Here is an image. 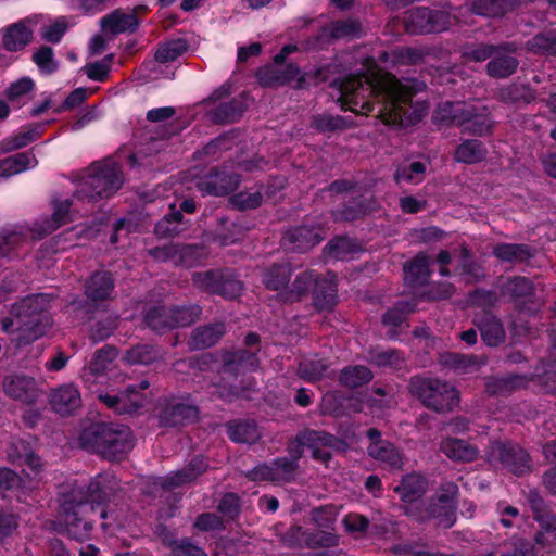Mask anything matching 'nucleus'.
Masks as SVG:
<instances>
[{"label":"nucleus","mask_w":556,"mask_h":556,"mask_svg":"<svg viewBox=\"0 0 556 556\" xmlns=\"http://www.w3.org/2000/svg\"><path fill=\"white\" fill-rule=\"evenodd\" d=\"M187 228L188 222L184 219L182 213L172 205L170 212L155 225L154 233L159 238H169L180 235Z\"/></svg>","instance_id":"37"},{"label":"nucleus","mask_w":556,"mask_h":556,"mask_svg":"<svg viewBox=\"0 0 556 556\" xmlns=\"http://www.w3.org/2000/svg\"><path fill=\"white\" fill-rule=\"evenodd\" d=\"M476 109L471 104L464 102H445L439 106V117L441 121L463 126L476 116Z\"/></svg>","instance_id":"31"},{"label":"nucleus","mask_w":556,"mask_h":556,"mask_svg":"<svg viewBox=\"0 0 556 556\" xmlns=\"http://www.w3.org/2000/svg\"><path fill=\"white\" fill-rule=\"evenodd\" d=\"M198 415L199 409L195 405L170 402L162 408L159 419L164 427H176L197 420Z\"/></svg>","instance_id":"23"},{"label":"nucleus","mask_w":556,"mask_h":556,"mask_svg":"<svg viewBox=\"0 0 556 556\" xmlns=\"http://www.w3.org/2000/svg\"><path fill=\"white\" fill-rule=\"evenodd\" d=\"M124 182L121 166L111 160L93 163L89 174L80 184L76 195L80 200L108 199L121 189Z\"/></svg>","instance_id":"5"},{"label":"nucleus","mask_w":556,"mask_h":556,"mask_svg":"<svg viewBox=\"0 0 556 556\" xmlns=\"http://www.w3.org/2000/svg\"><path fill=\"white\" fill-rule=\"evenodd\" d=\"M8 459L15 465H27L35 471L41 469L40 457L34 452L31 445L24 440H14L8 448Z\"/></svg>","instance_id":"30"},{"label":"nucleus","mask_w":556,"mask_h":556,"mask_svg":"<svg viewBox=\"0 0 556 556\" xmlns=\"http://www.w3.org/2000/svg\"><path fill=\"white\" fill-rule=\"evenodd\" d=\"M35 161V156L29 152H20L14 155L0 160V177L8 178L24 172Z\"/></svg>","instance_id":"50"},{"label":"nucleus","mask_w":556,"mask_h":556,"mask_svg":"<svg viewBox=\"0 0 556 556\" xmlns=\"http://www.w3.org/2000/svg\"><path fill=\"white\" fill-rule=\"evenodd\" d=\"M140 20L131 9H116L99 20L101 35L134 34L138 30Z\"/></svg>","instance_id":"16"},{"label":"nucleus","mask_w":556,"mask_h":556,"mask_svg":"<svg viewBox=\"0 0 556 556\" xmlns=\"http://www.w3.org/2000/svg\"><path fill=\"white\" fill-rule=\"evenodd\" d=\"M71 202L68 200L59 203L53 212L51 220H47L43 225L39 226L37 235H34L36 240L41 239L42 237L51 233L56 230L64 224L70 222L68 213H70Z\"/></svg>","instance_id":"53"},{"label":"nucleus","mask_w":556,"mask_h":556,"mask_svg":"<svg viewBox=\"0 0 556 556\" xmlns=\"http://www.w3.org/2000/svg\"><path fill=\"white\" fill-rule=\"evenodd\" d=\"M372 377L374 375L368 367L364 365H352L341 370L339 382L349 389H355L368 383Z\"/></svg>","instance_id":"47"},{"label":"nucleus","mask_w":556,"mask_h":556,"mask_svg":"<svg viewBox=\"0 0 556 556\" xmlns=\"http://www.w3.org/2000/svg\"><path fill=\"white\" fill-rule=\"evenodd\" d=\"M483 342L489 346H498L505 341L506 332L501 319L491 312L477 314L473 318Z\"/></svg>","instance_id":"21"},{"label":"nucleus","mask_w":556,"mask_h":556,"mask_svg":"<svg viewBox=\"0 0 556 556\" xmlns=\"http://www.w3.org/2000/svg\"><path fill=\"white\" fill-rule=\"evenodd\" d=\"M291 276L292 267L290 264H274L263 270L262 281L268 290L285 292L289 286Z\"/></svg>","instance_id":"35"},{"label":"nucleus","mask_w":556,"mask_h":556,"mask_svg":"<svg viewBox=\"0 0 556 556\" xmlns=\"http://www.w3.org/2000/svg\"><path fill=\"white\" fill-rule=\"evenodd\" d=\"M427 491V480L419 475H408L394 488L401 500L407 504L419 501Z\"/></svg>","instance_id":"38"},{"label":"nucleus","mask_w":556,"mask_h":556,"mask_svg":"<svg viewBox=\"0 0 556 556\" xmlns=\"http://www.w3.org/2000/svg\"><path fill=\"white\" fill-rule=\"evenodd\" d=\"M430 258L425 253H418L404 266V279L409 286H424L430 278Z\"/></svg>","instance_id":"34"},{"label":"nucleus","mask_w":556,"mask_h":556,"mask_svg":"<svg viewBox=\"0 0 556 556\" xmlns=\"http://www.w3.org/2000/svg\"><path fill=\"white\" fill-rule=\"evenodd\" d=\"M62 510L67 534L77 541L87 540L94 522L91 515L98 513L94 505L77 500L71 492L62 504Z\"/></svg>","instance_id":"9"},{"label":"nucleus","mask_w":556,"mask_h":556,"mask_svg":"<svg viewBox=\"0 0 556 556\" xmlns=\"http://www.w3.org/2000/svg\"><path fill=\"white\" fill-rule=\"evenodd\" d=\"M493 255L505 263H522L535 255V249L525 243H497L492 249Z\"/></svg>","instance_id":"32"},{"label":"nucleus","mask_w":556,"mask_h":556,"mask_svg":"<svg viewBox=\"0 0 556 556\" xmlns=\"http://www.w3.org/2000/svg\"><path fill=\"white\" fill-rule=\"evenodd\" d=\"M519 61L507 52L506 47L497 46L490 62L486 64V73L493 78H507L518 68Z\"/></svg>","instance_id":"28"},{"label":"nucleus","mask_w":556,"mask_h":556,"mask_svg":"<svg viewBox=\"0 0 556 556\" xmlns=\"http://www.w3.org/2000/svg\"><path fill=\"white\" fill-rule=\"evenodd\" d=\"M298 50L295 45H286L277 53L273 62L260 67L255 77L257 83L265 88H279L295 81L296 89L306 86V74L294 63H287V56Z\"/></svg>","instance_id":"6"},{"label":"nucleus","mask_w":556,"mask_h":556,"mask_svg":"<svg viewBox=\"0 0 556 556\" xmlns=\"http://www.w3.org/2000/svg\"><path fill=\"white\" fill-rule=\"evenodd\" d=\"M177 248L176 266L193 267L205 257L203 247L177 243Z\"/></svg>","instance_id":"59"},{"label":"nucleus","mask_w":556,"mask_h":556,"mask_svg":"<svg viewBox=\"0 0 556 556\" xmlns=\"http://www.w3.org/2000/svg\"><path fill=\"white\" fill-rule=\"evenodd\" d=\"M407 389L413 397L437 414L452 413L460 401L457 389L439 378L413 376Z\"/></svg>","instance_id":"4"},{"label":"nucleus","mask_w":556,"mask_h":556,"mask_svg":"<svg viewBox=\"0 0 556 556\" xmlns=\"http://www.w3.org/2000/svg\"><path fill=\"white\" fill-rule=\"evenodd\" d=\"M440 451L450 459L462 463L473 462L479 456V448L457 438H444L440 442Z\"/></svg>","instance_id":"27"},{"label":"nucleus","mask_w":556,"mask_h":556,"mask_svg":"<svg viewBox=\"0 0 556 556\" xmlns=\"http://www.w3.org/2000/svg\"><path fill=\"white\" fill-rule=\"evenodd\" d=\"M227 434L237 443L253 444L261 438L257 425L253 420H237L227 424Z\"/></svg>","instance_id":"41"},{"label":"nucleus","mask_w":556,"mask_h":556,"mask_svg":"<svg viewBox=\"0 0 556 556\" xmlns=\"http://www.w3.org/2000/svg\"><path fill=\"white\" fill-rule=\"evenodd\" d=\"M486 460L493 466L506 468L516 476L529 473L532 469L529 453L513 442H492L486 451Z\"/></svg>","instance_id":"10"},{"label":"nucleus","mask_w":556,"mask_h":556,"mask_svg":"<svg viewBox=\"0 0 556 556\" xmlns=\"http://www.w3.org/2000/svg\"><path fill=\"white\" fill-rule=\"evenodd\" d=\"M337 298V276L328 273L315 280L314 303L320 309L331 308Z\"/></svg>","instance_id":"33"},{"label":"nucleus","mask_w":556,"mask_h":556,"mask_svg":"<svg viewBox=\"0 0 556 556\" xmlns=\"http://www.w3.org/2000/svg\"><path fill=\"white\" fill-rule=\"evenodd\" d=\"M79 22L75 15L31 13L0 29V35H64Z\"/></svg>","instance_id":"7"},{"label":"nucleus","mask_w":556,"mask_h":556,"mask_svg":"<svg viewBox=\"0 0 556 556\" xmlns=\"http://www.w3.org/2000/svg\"><path fill=\"white\" fill-rule=\"evenodd\" d=\"M116 479L113 473L104 472L98 475L87 486L86 490L83 488L73 489L71 492L75 493L77 500H81L89 504L94 505L96 510L99 511V516L102 519L106 518V510L102 507L111 492L114 490Z\"/></svg>","instance_id":"13"},{"label":"nucleus","mask_w":556,"mask_h":556,"mask_svg":"<svg viewBox=\"0 0 556 556\" xmlns=\"http://www.w3.org/2000/svg\"><path fill=\"white\" fill-rule=\"evenodd\" d=\"M496 98L505 104H528L534 100V93L528 85L514 83L500 88Z\"/></svg>","instance_id":"42"},{"label":"nucleus","mask_w":556,"mask_h":556,"mask_svg":"<svg viewBox=\"0 0 556 556\" xmlns=\"http://www.w3.org/2000/svg\"><path fill=\"white\" fill-rule=\"evenodd\" d=\"M519 3V0H475L471 11L481 16H500Z\"/></svg>","instance_id":"48"},{"label":"nucleus","mask_w":556,"mask_h":556,"mask_svg":"<svg viewBox=\"0 0 556 556\" xmlns=\"http://www.w3.org/2000/svg\"><path fill=\"white\" fill-rule=\"evenodd\" d=\"M257 365L258 359L255 352L239 350L229 353L225 357L220 369L222 382L217 386L218 396L227 400L239 396L243 390V387L229 383V380L231 378L237 379L238 376L242 375L247 370L255 369Z\"/></svg>","instance_id":"8"},{"label":"nucleus","mask_w":556,"mask_h":556,"mask_svg":"<svg viewBox=\"0 0 556 556\" xmlns=\"http://www.w3.org/2000/svg\"><path fill=\"white\" fill-rule=\"evenodd\" d=\"M328 367L329 365L325 359L306 357L299 363L296 375L305 381L315 382L325 376Z\"/></svg>","instance_id":"52"},{"label":"nucleus","mask_w":556,"mask_h":556,"mask_svg":"<svg viewBox=\"0 0 556 556\" xmlns=\"http://www.w3.org/2000/svg\"><path fill=\"white\" fill-rule=\"evenodd\" d=\"M223 270L197 271L191 276V281L200 291L216 294L219 288Z\"/></svg>","instance_id":"58"},{"label":"nucleus","mask_w":556,"mask_h":556,"mask_svg":"<svg viewBox=\"0 0 556 556\" xmlns=\"http://www.w3.org/2000/svg\"><path fill=\"white\" fill-rule=\"evenodd\" d=\"M426 172L427 164L420 161H416L407 165L399 166L394 174V180L397 184L408 182L417 185L425 179Z\"/></svg>","instance_id":"56"},{"label":"nucleus","mask_w":556,"mask_h":556,"mask_svg":"<svg viewBox=\"0 0 556 556\" xmlns=\"http://www.w3.org/2000/svg\"><path fill=\"white\" fill-rule=\"evenodd\" d=\"M162 358V351L152 344H137L126 351L124 359L134 365H149Z\"/></svg>","instance_id":"49"},{"label":"nucleus","mask_w":556,"mask_h":556,"mask_svg":"<svg viewBox=\"0 0 556 556\" xmlns=\"http://www.w3.org/2000/svg\"><path fill=\"white\" fill-rule=\"evenodd\" d=\"M291 31H320L319 35H358L363 31L362 25L354 18L332 20L329 15L299 16L289 24Z\"/></svg>","instance_id":"11"},{"label":"nucleus","mask_w":556,"mask_h":556,"mask_svg":"<svg viewBox=\"0 0 556 556\" xmlns=\"http://www.w3.org/2000/svg\"><path fill=\"white\" fill-rule=\"evenodd\" d=\"M4 393L24 404H34L41 394L37 381L24 374H11L3 380Z\"/></svg>","instance_id":"17"},{"label":"nucleus","mask_w":556,"mask_h":556,"mask_svg":"<svg viewBox=\"0 0 556 556\" xmlns=\"http://www.w3.org/2000/svg\"><path fill=\"white\" fill-rule=\"evenodd\" d=\"M29 232L37 235L38 230L27 229L24 226H14L0 232V256H8L10 252L27 240Z\"/></svg>","instance_id":"45"},{"label":"nucleus","mask_w":556,"mask_h":556,"mask_svg":"<svg viewBox=\"0 0 556 556\" xmlns=\"http://www.w3.org/2000/svg\"><path fill=\"white\" fill-rule=\"evenodd\" d=\"M25 481L12 469L0 468V490L10 492L16 496L20 502H25L28 492Z\"/></svg>","instance_id":"46"},{"label":"nucleus","mask_w":556,"mask_h":556,"mask_svg":"<svg viewBox=\"0 0 556 556\" xmlns=\"http://www.w3.org/2000/svg\"><path fill=\"white\" fill-rule=\"evenodd\" d=\"M50 305L47 294L38 293L23 298L11 306L10 315L2 319L1 327L7 333H16L17 345H26L42 337L49 326L45 315Z\"/></svg>","instance_id":"2"},{"label":"nucleus","mask_w":556,"mask_h":556,"mask_svg":"<svg viewBox=\"0 0 556 556\" xmlns=\"http://www.w3.org/2000/svg\"><path fill=\"white\" fill-rule=\"evenodd\" d=\"M207 469V463L203 457H194L189 464L180 470L172 472L170 475L161 478L159 485L165 490H173L187 483H191L198 479Z\"/></svg>","instance_id":"20"},{"label":"nucleus","mask_w":556,"mask_h":556,"mask_svg":"<svg viewBox=\"0 0 556 556\" xmlns=\"http://www.w3.org/2000/svg\"><path fill=\"white\" fill-rule=\"evenodd\" d=\"M118 351L113 345H104L97 350L90 363L83 369V378L87 379L88 376H98L106 371L109 366L117 357Z\"/></svg>","instance_id":"39"},{"label":"nucleus","mask_w":556,"mask_h":556,"mask_svg":"<svg viewBox=\"0 0 556 556\" xmlns=\"http://www.w3.org/2000/svg\"><path fill=\"white\" fill-rule=\"evenodd\" d=\"M527 500L534 520L546 531L556 530V515L536 491H530Z\"/></svg>","instance_id":"36"},{"label":"nucleus","mask_w":556,"mask_h":556,"mask_svg":"<svg viewBox=\"0 0 556 556\" xmlns=\"http://www.w3.org/2000/svg\"><path fill=\"white\" fill-rule=\"evenodd\" d=\"M369 445L367 446L368 455L375 460L381 463L390 469H400L403 465V457L395 445L381 438V432L377 428L367 430Z\"/></svg>","instance_id":"15"},{"label":"nucleus","mask_w":556,"mask_h":556,"mask_svg":"<svg viewBox=\"0 0 556 556\" xmlns=\"http://www.w3.org/2000/svg\"><path fill=\"white\" fill-rule=\"evenodd\" d=\"M403 23L406 35H438L447 31L452 24L448 13L428 8L407 11Z\"/></svg>","instance_id":"12"},{"label":"nucleus","mask_w":556,"mask_h":556,"mask_svg":"<svg viewBox=\"0 0 556 556\" xmlns=\"http://www.w3.org/2000/svg\"><path fill=\"white\" fill-rule=\"evenodd\" d=\"M174 328L188 327L200 319L202 308L198 304L170 306Z\"/></svg>","instance_id":"57"},{"label":"nucleus","mask_w":556,"mask_h":556,"mask_svg":"<svg viewBox=\"0 0 556 556\" xmlns=\"http://www.w3.org/2000/svg\"><path fill=\"white\" fill-rule=\"evenodd\" d=\"M225 333L226 325L223 321L199 326L191 331L187 344L191 351L208 349L218 343Z\"/></svg>","instance_id":"22"},{"label":"nucleus","mask_w":556,"mask_h":556,"mask_svg":"<svg viewBox=\"0 0 556 556\" xmlns=\"http://www.w3.org/2000/svg\"><path fill=\"white\" fill-rule=\"evenodd\" d=\"M79 444L111 462L123 459L135 445L128 427L105 422H94L83 429Z\"/></svg>","instance_id":"3"},{"label":"nucleus","mask_w":556,"mask_h":556,"mask_svg":"<svg viewBox=\"0 0 556 556\" xmlns=\"http://www.w3.org/2000/svg\"><path fill=\"white\" fill-rule=\"evenodd\" d=\"M328 257L334 260H344L361 251V247L352 239L346 237H338L332 239L324 248Z\"/></svg>","instance_id":"54"},{"label":"nucleus","mask_w":556,"mask_h":556,"mask_svg":"<svg viewBox=\"0 0 556 556\" xmlns=\"http://www.w3.org/2000/svg\"><path fill=\"white\" fill-rule=\"evenodd\" d=\"M52 409L63 416L73 414L81 405V397L74 384H63L50 394Z\"/></svg>","instance_id":"25"},{"label":"nucleus","mask_w":556,"mask_h":556,"mask_svg":"<svg viewBox=\"0 0 556 556\" xmlns=\"http://www.w3.org/2000/svg\"><path fill=\"white\" fill-rule=\"evenodd\" d=\"M301 440L305 442L306 447L312 450V455L315 459H319L324 463L328 462L331 454L323 447H333L338 443V439L326 432L313 429H305L301 432Z\"/></svg>","instance_id":"26"},{"label":"nucleus","mask_w":556,"mask_h":556,"mask_svg":"<svg viewBox=\"0 0 556 556\" xmlns=\"http://www.w3.org/2000/svg\"><path fill=\"white\" fill-rule=\"evenodd\" d=\"M428 515L429 520L435 519L438 526L445 529L451 528L456 521V510L452 509L451 506H444L434 501H429L428 503Z\"/></svg>","instance_id":"64"},{"label":"nucleus","mask_w":556,"mask_h":556,"mask_svg":"<svg viewBox=\"0 0 556 556\" xmlns=\"http://www.w3.org/2000/svg\"><path fill=\"white\" fill-rule=\"evenodd\" d=\"M488 150L483 142L477 139H467L456 149L454 157L457 162L465 164H475L486 157Z\"/></svg>","instance_id":"44"},{"label":"nucleus","mask_w":556,"mask_h":556,"mask_svg":"<svg viewBox=\"0 0 556 556\" xmlns=\"http://www.w3.org/2000/svg\"><path fill=\"white\" fill-rule=\"evenodd\" d=\"M315 280L316 276L312 270L302 271L295 276L292 285L288 286L287 290L281 292L279 296L287 302L300 301L308 293Z\"/></svg>","instance_id":"43"},{"label":"nucleus","mask_w":556,"mask_h":556,"mask_svg":"<svg viewBox=\"0 0 556 556\" xmlns=\"http://www.w3.org/2000/svg\"><path fill=\"white\" fill-rule=\"evenodd\" d=\"M424 52L419 49L412 47H403L391 51V53L383 52L381 59L388 60L391 58V63L400 65L418 64L424 59Z\"/></svg>","instance_id":"61"},{"label":"nucleus","mask_w":556,"mask_h":556,"mask_svg":"<svg viewBox=\"0 0 556 556\" xmlns=\"http://www.w3.org/2000/svg\"><path fill=\"white\" fill-rule=\"evenodd\" d=\"M311 126L320 132H333L346 129L349 124L340 115L319 114L313 116Z\"/></svg>","instance_id":"62"},{"label":"nucleus","mask_w":556,"mask_h":556,"mask_svg":"<svg viewBox=\"0 0 556 556\" xmlns=\"http://www.w3.org/2000/svg\"><path fill=\"white\" fill-rule=\"evenodd\" d=\"M115 281L110 271L93 273L85 283V295L91 303H99L111 299Z\"/></svg>","instance_id":"24"},{"label":"nucleus","mask_w":556,"mask_h":556,"mask_svg":"<svg viewBox=\"0 0 556 556\" xmlns=\"http://www.w3.org/2000/svg\"><path fill=\"white\" fill-rule=\"evenodd\" d=\"M305 543L309 549L334 547L339 544V535L334 531L307 530Z\"/></svg>","instance_id":"63"},{"label":"nucleus","mask_w":556,"mask_h":556,"mask_svg":"<svg viewBox=\"0 0 556 556\" xmlns=\"http://www.w3.org/2000/svg\"><path fill=\"white\" fill-rule=\"evenodd\" d=\"M241 182V176L237 173H229L225 168H214L197 184V189L203 195L223 197L235 191Z\"/></svg>","instance_id":"14"},{"label":"nucleus","mask_w":556,"mask_h":556,"mask_svg":"<svg viewBox=\"0 0 556 556\" xmlns=\"http://www.w3.org/2000/svg\"><path fill=\"white\" fill-rule=\"evenodd\" d=\"M369 362L378 367L401 369L405 366V358L402 353L394 349L371 350Z\"/></svg>","instance_id":"55"},{"label":"nucleus","mask_w":556,"mask_h":556,"mask_svg":"<svg viewBox=\"0 0 556 556\" xmlns=\"http://www.w3.org/2000/svg\"><path fill=\"white\" fill-rule=\"evenodd\" d=\"M503 293L517 302L531 303L536 307L544 305L545 301L536 294V286L531 279L523 276H514L503 286Z\"/></svg>","instance_id":"19"},{"label":"nucleus","mask_w":556,"mask_h":556,"mask_svg":"<svg viewBox=\"0 0 556 556\" xmlns=\"http://www.w3.org/2000/svg\"><path fill=\"white\" fill-rule=\"evenodd\" d=\"M339 92L338 101L343 110L368 115L377 108L378 117L386 125H401L406 106L427 85L416 79L399 80L382 71L349 75L331 84Z\"/></svg>","instance_id":"1"},{"label":"nucleus","mask_w":556,"mask_h":556,"mask_svg":"<svg viewBox=\"0 0 556 556\" xmlns=\"http://www.w3.org/2000/svg\"><path fill=\"white\" fill-rule=\"evenodd\" d=\"M245 99L244 94H240L228 102L219 103L208 112L211 121L215 124L237 122L247 110Z\"/></svg>","instance_id":"29"},{"label":"nucleus","mask_w":556,"mask_h":556,"mask_svg":"<svg viewBox=\"0 0 556 556\" xmlns=\"http://www.w3.org/2000/svg\"><path fill=\"white\" fill-rule=\"evenodd\" d=\"M323 239L319 228L299 226L283 235L282 245L292 251L304 252L320 243Z\"/></svg>","instance_id":"18"},{"label":"nucleus","mask_w":556,"mask_h":556,"mask_svg":"<svg viewBox=\"0 0 556 556\" xmlns=\"http://www.w3.org/2000/svg\"><path fill=\"white\" fill-rule=\"evenodd\" d=\"M121 393V415H134L140 408L143 407L146 403V396L137 390L136 386H128Z\"/></svg>","instance_id":"60"},{"label":"nucleus","mask_w":556,"mask_h":556,"mask_svg":"<svg viewBox=\"0 0 556 556\" xmlns=\"http://www.w3.org/2000/svg\"><path fill=\"white\" fill-rule=\"evenodd\" d=\"M189 48L188 42L181 38H172L159 45L155 52V60L159 63H168L175 61L184 54Z\"/></svg>","instance_id":"51"},{"label":"nucleus","mask_w":556,"mask_h":556,"mask_svg":"<svg viewBox=\"0 0 556 556\" xmlns=\"http://www.w3.org/2000/svg\"><path fill=\"white\" fill-rule=\"evenodd\" d=\"M143 319L148 328L159 333L174 329L170 306H151L146 311Z\"/></svg>","instance_id":"40"}]
</instances>
